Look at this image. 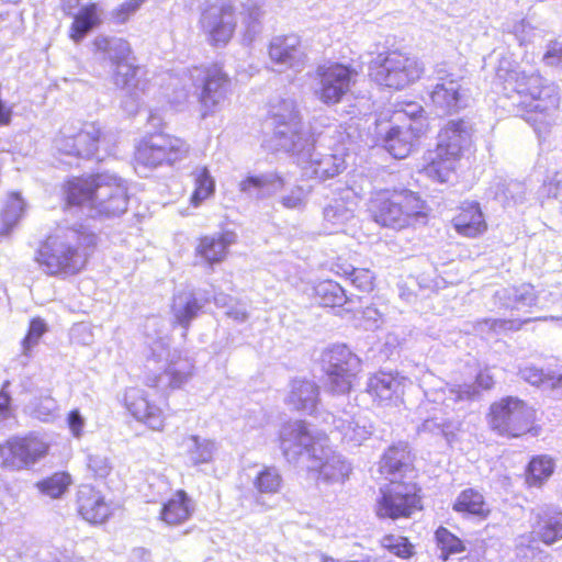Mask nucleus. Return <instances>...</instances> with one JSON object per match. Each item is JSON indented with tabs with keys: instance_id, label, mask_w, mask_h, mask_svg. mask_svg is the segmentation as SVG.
Returning a JSON list of instances; mask_svg holds the SVG:
<instances>
[{
	"instance_id": "nucleus-46",
	"label": "nucleus",
	"mask_w": 562,
	"mask_h": 562,
	"mask_svg": "<svg viewBox=\"0 0 562 562\" xmlns=\"http://www.w3.org/2000/svg\"><path fill=\"white\" fill-rule=\"evenodd\" d=\"M67 425L75 437H79L82 432L83 419L78 409L68 413Z\"/></svg>"
},
{
	"instance_id": "nucleus-9",
	"label": "nucleus",
	"mask_w": 562,
	"mask_h": 562,
	"mask_svg": "<svg viewBox=\"0 0 562 562\" xmlns=\"http://www.w3.org/2000/svg\"><path fill=\"white\" fill-rule=\"evenodd\" d=\"M424 68L417 58L398 49L380 54L370 67V76L378 85L401 90L423 75Z\"/></svg>"
},
{
	"instance_id": "nucleus-14",
	"label": "nucleus",
	"mask_w": 562,
	"mask_h": 562,
	"mask_svg": "<svg viewBox=\"0 0 562 562\" xmlns=\"http://www.w3.org/2000/svg\"><path fill=\"white\" fill-rule=\"evenodd\" d=\"M103 139L104 133L98 123L85 122L76 132L60 135L57 144L63 155L90 159L98 154Z\"/></svg>"
},
{
	"instance_id": "nucleus-27",
	"label": "nucleus",
	"mask_w": 562,
	"mask_h": 562,
	"mask_svg": "<svg viewBox=\"0 0 562 562\" xmlns=\"http://www.w3.org/2000/svg\"><path fill=\"white\" fill-rule=\"evenodd\" d=\"M125 405L137 420L143 422L156 430L164 428V417L160 409L150 403L147 396L142 392H134L127 395Z\"/></svg>"
},
{
	"instance_id": "nucleus-53",
	"label": "nucleus",
	"mask_w": 562,
	"mask_h": 562,
	"mask_svg": "<svg viewBox=\"0 0 562 562\" xmlns=\"http://www.w3.org/2000/svg\"><path fill=\"white\" fill-rule=\"evenodd\" d=\"M192 460L195 464L198 463H202V462H207L211 460V452L210 451H206V456L202 457V458H195V457H192Z\"/></svg>"
},
{
	"instance_id": "nucleus-45",
	"label": "nucleus",
	"mask_w": 562,
	"mask_h": 562,
	"mask_svg": "<svg viewBox=\"0 0 562 562\" xmlns=\"http://www.w3.org/2000/svg\"><path fill=\"white\" fill-rule=\"evenodd\" d=\"M25 209H26V203L20 193L12 192L9 194V200L5 205L7 213H13L14 218L18 221L24 215Z\"/></svg>"
},
{
	"instance_id": "nucleus-52",
	"label": "nucleus",
	"mask_w": 562,
	"mask_h": 562,
	"mask_svg": "<svg viewBox=\"0 0 562 562\" xmlns=\"http://www.w3.org/2000/svg\"><path fill=\"white\" fill-rule=\"evenodd\" d=\"M546 57H559V58H562V47L553 48V49L547 52Z\"/></svg>"
},
{
	"instance_id": "nucleus-43",
	"label": "nucleus",
	"mask_w": 562,
	"mask_h": 562,
	"mask_svg": "<svg viewBox=\"0 0 562 562\" xmlns=\"http://www.w3.org/2000/svg\"><path fill=\"white\" fill-rule=\"evenodd\" d=\"M308 192L310 190L304 189L302 186H295L288 194L282 196L281 204L289 210L300 209L304 206Z\"/></svg>"
},
{
	"instance_id": "nucleus-6",
	"label": "nucleus",
	"mask_w": 562,
	"mask_h": 562,
	"mask_svg": "<svg viewBox=\"0 0 562 562\" xmlns=\"http://www.w3.org/2000/svg\"><path fill=\"white\" fill-rule=\"evenodd\" d=\"M395 109L387 122L392 125L382 136V146L396 159L408 157L420 144L428 132V123L424 117V109L409 103L407 108Z\"/></svg>"
},
{
	"instance_id": "nucleus-2",
	"label": "nucleus",
	"mask_w": 562,
	"mask_h": 562,
	"mask_svg": "<svg viewBox=\"0 0 562 562\" xmlns=\"http://www.w3.org/2000/svg\"><path fill=\"white\" fill-rule=\"evenodd\" d=\"M76 231L77 244L54 235H48L40 241L34 261L46 276L67 279L87 269L90 252L98 246V235L90 231Z\"/></svg>"
},
{
	"instance_id": "nucleus-30",
	"label": "nucleus",
	"mask_w": 562,
	"mask_h": 562,
	"mask_svg": "<svg viewBox=\"0 0 562 562\" xmlns=\"http://www.w3.org/2000/svg\"><path fill=\"white\" fill-rule=\"evenodd\" d=\"M313 299L323 307H342L349 297L346 290L336 281L325 279L317 281L313 286Z\"/></svg>"
},
{
	"instance_id": "nucleus-44",
	"label": "nucleus",
	"mask_w": 562,
	"mask_h": 562,
	"mask_svg": "<svg viewBox=\"0 0 562 562\" xmlns=\"http://www.w3.org/2000/svg\"><path fill=\"white\" fill-rule=\"evenodd\" d=\"M305 392L308 393V400H311L312 402H315L317 400V396H318L317 385L313 382L303 380V381L296 382L293 385L292 401L293 402L301 401V395Z\"/></svg>"
},
{
	"instance_id": "nucleus-5",
	"label": "nucleus",
	"mask_w": 562,
	"mask_h": 562,
	"mask_svg": "<svg viewBox=\"0 0 562 562\" xmlns=\"http://www.w3.org/2000/svg\"><path fill=\"white\" fill-rule=\"evenodd\" d=\"M470 135L463 120L450 121L439 133V140L429 151L422 172L432 181L447 183L457 177Z\"/></svg>"
},
{
	"instance_id": "nucleus-26",
	"label": "nucleus",
	"mask_w": 562,
	"mask_h": 562,
	"mask_svg": "<svg viewBox=\"0 0 562 562\" xmlns=\"http://www.w3.org/2000/svg\"><path fill=\"white\" fill-rule=\"evenodd\" d=\"M530 542L553 546L562 541V513L552 512L539 515L530 531Z\"/></svg>"
},
{
	"instance_id": "nucleus-28",
	"label": "nucleus",
	"mask_w": 562,
	"mask_h": 562,
	"mask_svg": "<svg viewBox=\"0 0 562 562\" xmlns=\"http://www.w3.org/2000/svg\"><path fill=\"white\" fill-rule=\"evenodd\" d=\"M318 449L312 446L311 459L313 461L311 469L317 472L326 480L344 479L348 474V465L345 460L336 456L331 451H325L323 447L319 448L321 456L317 454Z\"/></svg>"
},
{
	"instance_id": "nucleus-15",
	"label": "nucleus",
	"mask_w": 562,
	"mask_h": 562,
	"mask_svg": "<svg viewBox=\"0 0 562 562\" xmlns=\"http://www.w3.org/2000/svg\"><path fill=\"white\" fill-rule=\"evenodd\" d=\"M378 472L385 481L392 477L406 476V480H416L415 454L406 442H398L389 446L382 453Z\"/></svg>"
},
{
	"instance_id": "nucleus-37",
	"label": "nucleus",
	"mask_w": 562,
	"mask_h": 562,
	"mask_svg": "<svg viewBox=\"0 0 562 562\" xmlns=\"http://www.w3.org/2000/svg\"><path fill=\"white\" fill-rule=\"evenodd\" d=\"M215 183L209 170L204 167L200 169L194 178V190L190 196V203L199 206L203 201L214 194Z\"/></svg>"
},
{
	"instance_id": "nucleus-17",
	"label": "nucleus",
	"mask_w": 562,
	"mask_h": 562,
	"mask_svg": "<svg viewBox=\"0 0 562 562\" xmlns=\"http://www.w3.org/2000/svg\"><path fill=\"white\" fill-rule=\"evenodd\" d=\"M200 89L199 102L204 108L203 115L206 116L227 97L231 78L222 65L212 64L203 69Z\"/></svg>"
},
{
	"instance_id": "nucleus-34",
	"label": "nucleus",
	"mask_w": 562,
	"mask_h": 562,
	"mask_svg": "<svg viewBox=\"0 0 562 562\" xmlns=\"http://www.w3.org/2000/svg\"><path fill=\"white\" fill-rule=\"evenodd\" d=\"M380 546L390 554L402 560H408L415 555V546L408 537L395 535L393 532L385 533L380 539Z\"/></svg>"
},
{
	"instance_id": "nucleus-40",
	"label": "nucleus",
	"mask_w": 562,
	"mask_h": 562,
	"mask_svg": "<svg viewBox=\"0 0 562 562\" xmlns=\"http://www.w3.org/2000/svg\"><path fill=\"white\" fill-rule=\"evenodd\" d=\"M145 0H127L111 12V18L116 24L126 23L130 18L142 7Z\"/></svg>"
},
{
	"instance_id": "nucleus-18",
	"label": "nucleus",
	"mask_w": 562,
	"mask_h": 562,
	"mask_svg": "<svg viewBox=\"0 0 562 562\" xmlns=\"http://www.w3.org/2000/svg\"><path fill=\"white\" fill-rule=\"evenodd\" d=\"M236 241L237 235L232 229H223L213 235H200L195 241L194 256L204 266L213 268L227 258L229 247Z\"/></svg>"
},
{
	"instance_id": "nucleus-29",
	"label": "nucleus",
	"mask_w": 562,
	"mask_h": 562,
	"mask_svg": "<svg viewBox=\"0 0 562 562\" xmlns=\"http://www.w3.org/2000/svg\"><path fill=\"white\" fill-rule=\"evenodd\" d=\"M236 30L235 10L232 5L221 7L210 24L207 36L212 46H225L231 42Z\"/></svg>"
},
{
	"instance_id": "nucleus-11",
	"label": "nucleus",
	"mask_w": 562,
	"mask_h": 562,
	"mask_svg": "<svg viewBox=\"0 0 562 562\" xmlns=\"http://www.w3.org/2000/svg\"><path fill=\"white\" fill-rule=\"evenodd\" d=\"M358 75L359 71L350 64L328 61L318 65L315 69L316 98L328 106L340 103L350 93Z\"/></svg>"
},
{
	"instance_id": "nucleus-16",
	"label": "nucleus",
	"mask_w": 562,
	"mask_h": 562,
	"mask_svg": "<svg viewBox=\"0 0 562 562\" xmlns=\"http://www.w3.org/2000/svg\"><path fill=\"white\" fill-rule=\"evenodd\" d=\"M78 515L90 525H104L113 516V507L92 484H81L76 493Z\"/></svg>"
},
{
	"instance_id": "nucleus-48",
	"label": "nucleus",
	"mask_w": 562,
	"mask_h": 562,
	"mask_svg": "<svg viewBox=\"0 0 562 562\" xmlns=\"http://www.w3.org/2000/svg\"><path fill=\"white\" fill-rule=\"evenodd\" d=\"M9 382H4L0 389V413L8 412L11 406V395L7 387Z\"/></svg>"
},
{
	"instance_id": "nucleus-36",
	"label": "nucleus",
	"mask_w": 562,
	"mask_h": 562,
	"mask_svg": "<svg viewBox=\"0 0 562 562\" xmlns=\"http://www.w3.org/2000/svg\"><path fill=\"white\" fill-rule=\"evenodd\" d=\"M435 541L442 553L443 560H447L452 554L465 551L463 541L443 526H440L435 530Z\"/></svg>"
},
{
	"instance_id": "nucleus-4",
	"label": "nucleus",
	"mask_w": 562,
	"mask_h": 562,
	"mask_svg": "<svg viewBox=\"0 0 562 562\" xmlns=\"http://www.w3.org/2000/svg\"><path fill=\"white\" fill-rule=\"evenodd\" d=\"M515 91L519 97L517 110L521 119L544 138L552 130L560 105L558 88L538 74L516 78Z\"/></svg>"
},
{
	"instance_id": "nucleus-7",
	"label": "nucleus",
	"mask_w": 562,
	"mask_h": 562,
	"mask_svg": "<svg viewBox=\"0 0 562 562\" xmlns=\"http://www.w3.org/2000/svg\"><path fill=\"white\" fill-rule=\"evenodd\" d=\"M424 509V492L419 482L405 475L392 477L379 487L374 514L379 519H409Z\"/></svg>"
},
{
	"instance_id": "nucleus-38",
	"label": "nucleus",
	"mask_w": 562,
	"mask_h": 562,
	"mask_svg": "<svg viewBox=\"0 0 562 562\" xmlns=\"http://www.w3.org/2000/svg\"><path fill=\"white\" fill-rule=\"evenodd\" d=\"M285 184L284 178L281 175L267 176H247L239 182V190L244 193L252 191H262L268 187H274L281 190Z\"/></svg>"
},
{
	"instance_id": "nucleus-49",
	"label": "nucleus",
	"mask_w": 562,
	"mask_h": 562,
	"mask_svg": "<svg viewBox=\"0 0 562 562\" xmlns=\"http://www.w3.org/2000/svg\"><path fill=\"white\" fill-rule=\"evenodd\" d=\"M475 383L483 390H490L494 386V379L487 372H480L475 378Z\"/></svg>"
},
{
	"instance_id": "nucleus-13",
	"label": "nucleus",
	"mask_w": 562,
	"mask_h": 562,
	"mask_svg": "<svg viewBox=\"0 0 562 562\" xmlns=\"http://www.w3.org/2000/svg\"><path fill=\"white\" fill-rule=\"evenodd\" d=\"M49 452V443L40 435L30 432L7 440L0 446L2 465L10 469L26 468Z\"/></svg>"
},
{
	"instance_id": "nucleus-21",
	"label": "nucleus",
	"mask_w": 562,
	"mask_h": 562,
	"mask_svg": "<svg viewBox=\"0 0 562 562\" xmlns=\"http://www.w3.org/2000/svg\"><path fill=\"white\" fill-rule=\"evenodd\" d=\"M430 102L435 110L443 115H451L463 108V91L459 81L447 77L434 86Z\"/></svg>"
},
{
	"instance_id": "nucleus-42",
	"label": "nucleus",
	"mask_w": 562,
	"mask_h": 562,
	"mask_svg": "<svg viewBox=\"0 0 562 562\" xmlns=\"http://www.w3.org/2000/svg\"><path fill=\"white\" fill-rule=\"evenodd\" d=\"M47 326L44 319L41 317H33L30 321L29 328L25 337L23 338V345L26 349L35 346L42 336L46 333Z\"/></svg>"
},
{
	"instance_id": "nucleus-50",
	"label": "nucleus",
	"mask_w": 562,
	"mask_h": 562,
	"mask_svg": "<svg viewBox=\"0 0 562 562\" xmlns=\"http://www.w3.org/2000/svg\"><path fill=\"white\" fill-rule=\"evenodd\" d=\"M351 269L350 267L346 266L345 263H337L336 265V269L334 270L335 273L338 276V277H341V278H345V279H350L351 274H349L351 272Z\"/></svg>"
},
{
	"instance_id": "nucleus-39",
	"label": "nucleus",
	"mask_w": 562,
	"mask_h": 562,
	"mask_svg": "<svg viewBox=\"0 0 562 562\" xmlns=\"http://www.w3.org/2000/svg\"><path fill=\"white\" fill-rule=\"evenodd\" d=\"M350 284L361 294H370L376 286L375 274L368 268H352Z\"/></svg>"
},
{
	"instance_id": "nucleus-20",
	"label": "nucleus",
	"mask_w": 562,
	"mask_h": 562,
	"mask_svg": "<svg viewBox=\"0 0 562 562\" xmlns=\"http://www.w3.org/2000/svg\"><path fill=\"white\" fill-rule=\"evenodd\" d=\"M450 222L454 232L465 238H479L488 229L487 221L477 201L461 202Z\"/></svg>"
},
{
	"instance_id": "nucleus-41",
	"label": "nucleus",
	"mask_w": 562,
	"mask_h": 562,
	"mask_svg": "<svg viewBox=\"0 0 562 562\" xmlns=\"http://www.w3.org/2000/svg\"><path fill=\"white\" fill-rule=\"evenodd\" d=\"M202 305L200 301L196 297L191 296L179 310L176 311L175 317L180 325L187 327L199 314Z\"/></svg>"
},
{
	"instance_id": "nucleus-3",
	"label": "nucleus",
	"mask_w": 562,
	"mask_h": 562,
	"mask_svg": "<svg viewBox=\"0 0 562 562\" xmlns=\"http://www.w3.org/2000/svg\"><path fill=\"white\" fill-rule=\"evenodd\" d=\"M372 220L382 227L402 231L428 220L430 207L422 195L406 188L374 191L368 202Z\"/></svg>"
},
{
	"instance_id": "nucleus-25",
	"label": "nucleus",
	"mask_w": 562,
	"mask_h": 562,
	"mask_svg": "<svg viewBox=\"0 0 562 562\" xmlns=\"http://www.w3.org/2000/svg\"><path fill=\"white\" fill-rule=\"evenodd\" d=\"M102 23L101 8L98 2H88L74 15L68 29V37L80 43L93 29Z\"/></svg>"
},
{
	"instance_id": "nucleus-35",
	"label": "nucleus",
	"mask_w": 562,
	"mask_h": 562,
	"mask_svg": "<svg viewBox=\"0 0 562 562\" xmlns=\"http://www.w3.org/2000/svg\"><path fill=\"white\" fill-rule=\"evenodd\" d=\"M282 476L273 467H265L254 477L252 484L259 494L272 495L282 487Z\"/></svg>"
},
{
	"instance_id": "nucleus-54",
	"label": "nucleus",
	"mask_w": 562,
	"mask_h": 562,
	"mask_svg": "<svg viewBox=\"0 0 562 562\" xmlns=\"http://www.w3.org/2000/svg\"><path fill=\"white\" fill-rule=\"evenodd\" d=\"M95 44H97V45L103 44V45H104L103 49H106V46H108V44H109V41H108V38H102L100 42H98V43H95Z\"/></svg>"
},
{
	"instance_id": "nucleus-33",
	"label": "nucleus",
	"mask_w": 562,
	"mask_h": 562,
	"mask_svg": "<svg viewBox=\"0 0 562 562\" xmlns=\"http://www.w3.org/2000/svg\"><path fill=\"white\" fill-rule=\"evenodd\" d=\"M72 483L67 471H57L37 481L35 486L43 495L56 499L66 494Z\"/></svg>"
},
{
	"instance_id": "nucleus-31",
	"label": "nucleus",
	"mask_w": 562,
	"mask_h": 562,
	"mask_svg": "<svg viewBox=\"0 0 562 562\" xmlns=\"http://www.w3.org/2000/svg\"><path fill=\"white\" fill-rule=\"evenodd\" d=\"M554 460L547 454L533 456L525 469V482L531 487H541L554 472Z\"/></svg>"
},
{
	"instance_id": "nucleus-19",
	"label": "nucleus",
	"mask_w": 562,
	"mask_h": 562,
	"mask_svg": "<svg viewBox=\"0 0 562 562\" xmlns=\"http://www.w3.org/2000/svg\"><path fill=\"white\" fill-rule=\"evenodd\" d=\"M404 380L398 373L379 371L369 378L367 393L379 405L403 404Z\"/></svg>"
},
{
	"instance_id": "nucleus-8",
	"label": "nucleus",
	"mask_w": 562,
	"mask_h": 562,
	"mask_svg": "<svg viewBox=\"0 0 562 562\" xmlns=\"http://www.w3.org/2000/svg\"><path fill=\"white\" fill-rule=\"evenodd\" d=\"M486 418L490 428L506 438L537 437L541 431L536 409L515 396L492 403Z\"/></svg>"
},
{
	"instance_id": "nucleus-23",
	"label": "nucleus",
	"mask_w": 562,
	"mask_h": 562,
	"mask_svg": "<svg viewBox=\"0 0 562 562\" xmlns=\"http://www.w3.org/2000/svg\"><path fill=\"white\" fill-rule=\"evenodd\" d=\"M452 510L467 518L485 520L492 508L484 494L474 487L463 488L452 503Z\"/></svg>"
},
{
	"instance_id": "nucleus-12",
	"label": "nucleus",
	"mask_w": 562,
	"mask_h": 562,
	"mask_svg": "<svg viewBox=\"0 0 562 562\" xmlns=\"http://www.w3.org/2000/svg\"><path fill=\"white\" fill-rule=\"evenodd\" d=\"M321 361L330 391L335 394L349 393L361 371V359L346 345H334L322 352Z\"/></svg>"
},
{
	"instance_id": "nucleus-22",
	"label": "nucleus",
	"mask_w": 562,
	"mask_h": 562,
	"mask_svg": "<svg viewBox=\"0 0 562 562\" xmlns=\"http://www.w3.org/2000/svg\"><path fill=\"white\" fill-rule=\"evenodd\" d=\"M194 504L184 490H177L161 503L158 519L169 527L186 524L193 515Z\"/></svg>"
},
{
	"instance_id": "nucleus-32",
	"label": "nucleus",
	"mask_w": 562,
	"mask_h": 562,
	"mask_svg": "<svg viewBox=\"0 0 562 562\" xmlns=\"http://www.w3.org/2000/svg\"><path fill=\"white\" fill-rule=\"evenodd\" d=\"M122 55H116L111 58L114 66L115 83L122 88H127L136 85L137 76L140 67L134 64H126L125 58L132 54V48L127 41H121Z\"/></svg>"
},
{
	"instance_id": "nucleus-51",
	"label": "nucleus",
	"mask_w": 562,
	"mask_h": 562,
	"mask_svg": "<svg viewBox=\"0 0 562 562\" xmlns=\"http://www.w3.org/2000/svg\"><path fill=\"white\" fill-rule=\"evenodd\" d=\"M344 169L342 161L340 160L338 164H334V167L330 169H323L322 175L325 177H334L340 173Z\"/></svg>"
},
{
	"instance_id": "nucleus-1",
	"label": "nucleus",
	"mask_w": 562,
	"mask_h": 562,
	"mask_svg": "<svg viewBox=\"0 0 562 562\" xmlns=\"http://www.w3.org/2000/svg\"><path fill=\"white\" fill-rule=\"evenodd\" d=\"M64 210L88 209L98 216H119L128 206L127 188L123 180L108 172L69 176L60 183Z\"/></svg>"
},
{
	"instance_id": "nucleus-47",
	"label": "nucleus",
	"mask_w": 562,
	"mask_h": 562,
	"mask_svg": "<svg viewBox=\"0 0 562 562\" xmlns=\"http://www.w3.org/2000/svg\"><path fill=\"white\" fill-rule=\"evenodd\" d=\"M90 468L94 480L106 479L112 471L111 465L105 461H93Z\"/></svg>"
},
{
	"instance_id": "nucleus-24",
	"label": "nucleus",
	"mask_w": 562,
	"mask_h": 562,
	"mask_svg": "<svg viewBox=\"0 0 562 562\" xmlns=\"http://www.w3.org/2000/svg\"><path fill=\"white\" fill-rule=\"evenodd\" d=\"M268 55L272 63L293 67L296 57L305 59L301 37L296 34H285L274 37L268 46Z\"/></svg>"
},
{
	"instance_id": "nucleus-10",
	"label": "nucleus",
	"mask_w": 562,
	"mask_h": 562,
	"mask_svg": "<svg viewBox=\"0 0 562 562\" xmlns=\"http://www.w3.org/2000/svg\"><path fill=\"white\" fill-rule=\"evenodd\" d=\"M189 153L186 140L162 132H155L143 137L134 150V161L144 168H157L172 165Z\"/></svg>"
}]
</instances>
